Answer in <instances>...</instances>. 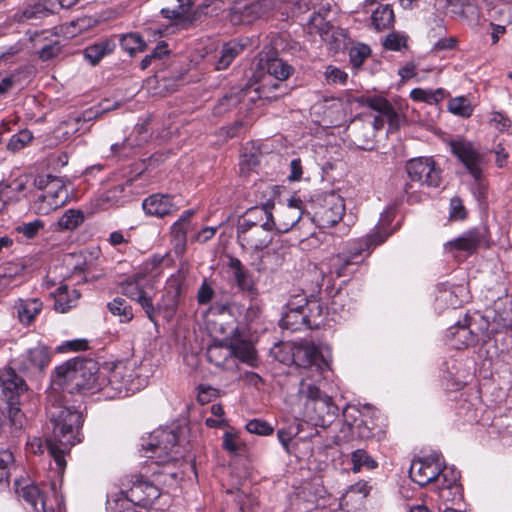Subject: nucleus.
<instances>
[{"mask_svg":"<svg viewBox=\"0 0 512 512\" xmlns=\"http://www.w3.org/2000/svg\"><path fill=\"white\" fill-rule=\"evenodd\" d=\"M46 413L52 429V436L46 440L48 451L58 471L63 472L66 467L65 453L81 441L83 416L70 404L66 394L55 387L47 395Z\"/></svg>","mask_w":512,"mask_h":512,"instance_id":"obj_1","label":"nucleus"},{"mask_svg":"<svg viewBox=\"0 0 512 512\" xmlns=\"http://www.w3.org/2000/svg\"><path fill=\"white\" fill-rule=\"evenodd\" d=\"M103 382L98 363L83 357H75L56 367L53 377V387L69 394L101 391Z\"/></svg>","mask_w":512,"mask_h":512,"instance_id":"obj_2","label":"nucleus"},{"mask_svg":"<svg viewBox=\"0 0 512 512\" xmlns=\"http://www.w3.org/2000/svg\"><path fill=\"white\" fill-rule=\"evenodd\" d=\"M395 218V210L392 208L386 209L380 217V220L374 230L363 239L357 247H354L349 251L348 256H337L333 260V266H341L336 269L337 277L344 275L343 269L350 264L357 263L355 260L366 252V256L370 254V250L376 246L384 243L387 238L392 234V230L389 228Z\"/></svg>","mask_w":512,"mask_h":512,"instance_id":"obj_3","label":"nucleus"},{"mask_svg":"<svg viewBox=\"0 0 512 512\" xmlns=\"http://www.w3.org/2000/svg\"><path fill=\"white\" fill-rule=\"evenodd\" d=\"M262 67L267 72L262 84L255 89L261 99H278L287 93V86L282 82L294 72V68L280 58H269Z\"/></svg>","mask_w":512,"mask_h":512,"instance_id":"obj_4","label":"nucleus"},{"mask_svg":"<svg viewBox=\"0 0 512 512\" xmlns=\"http://www.w3.org/2000/svg\"><path fill=\"white\" fill-rule=\"evenodd\" d=\"M293 363L307 372L306 377L314 382L322 379L323 373L329 370V361L321 348L311 341L294 343L291 348Z\"/></svg>","mask_w":512,"mask_h":512,"instance_id":"obj_5","label":"nucleus"},{"mask_svg":"<svg viewBox=\"0 0 512 512\" xmlns=\"http://www.w3.org/2000/svg\"><path fill=\"white\" fill-rule=\"evenodd\" d=\"M121 492L131 503L149 507L160 495V489L142 475H128L121 480Z\"/></svg>","mask_w":512,"mask_h":512,"instance_id":"obj_6","label":"nucleus"},{"mask_svg":"<svg viewBox=\"0 0 512 512\" xmlns=\"http://www.w3.org/2000/svg\"><path fill=\"white\" fill-rule=\"evenodd\" d=\"M178 437L171 430L160 429L150 434L147 441L141 443V447L146 453V457L155 459L158 464H165L177 458L178 452L175 451Z\"/></svg>","mask_w":512,"mask_h":512,"instance_id":"obj_7","label":"nucleus"},{"mask_svg":"<svg viewBox=\"0 0 512 512\" xmlns=\"http://www.w3.org/2000/svg\"><path fill=\"white\" fill-rule=\"evenodd\" d=\"M487 329L488 323L482 317L475 318L466 314L448 329L447 336L456 349H463L476 345Z\"/></svg>","mask_w":512,"mask_h":512,"instance_id":"obj_8","label":"nucleus"},{"mask_svg":"<svg viewBox=\"0 0 512 512\" xmlns=\"http://www.w3.org/2000/svg\"><path fill=\"white\" fill-rule=\"evenodd\" d=\"M121 293L133 301H136L145 311L147 317L155 320V308L152 302V296L149 293V280L145 273L138 272L128 277L120 284Z\"/></svg>","mask_w":512,"mask_h":512,"instance_id":"obj_9","label":"nucleus"},{"mask_svg":"<svg viewBox=\"0 0 512 512\" xmlns=\"http://www.w3.org/2000/svg\"><path fill=\"white\" fill-rule=\"evenodd\" d=\"M104 377L103 388L108 397H125L134 391L133 373L127 366L119 363L108 370H101Z\"/></svg>","mask_w":512,"mask_h":512,"instance_id":"obj_10","label":"nucleus"},{"mask_svg":"<svg viewBox=\"0 0 512 512\" xmlns=\"http://www.w3.org/2000/svg\"><path fill=\"white\" fill-rule=\"evenodd\" d=\"M237 228V241L241 248L247 252H251L257 255L258 263L252 262V265L256 267V270L260 271V263L262 256L259 255L265 248H267L272 242L271 231L274 228H266L260 225L249 228Z\"/></svg>","mask_w":512,"mask_h":512,"instance_id":"obj_11","label":"nucleus"},{"mask_svg":"<svg viewBox=\"0 0 512 512\" xmlns=\"http://www.w3.org/2000/svg\"><path fill=\"white\" fill-rule=\"evenodd\" d=\"M0 387L9 405V414L13 420L20 413V397L27 391L24 379L10 367L0 370Z\"/></svg>","mask_w":512,"mask_h":512,"instance_id":"obj_12","label":"nucleus"},{"mask_svg":"<svg viewBox=\"0 0 512 512\" xmlns=\"http://www.w3.org/2000/svg\"><path fill=\"white\" fill-rule=\"evenodd\" d=\"M344 212V200L339 195L329 194L315 205L311 220L320 228H330L343 218Z\"/></svg>","mask_w":512,"mask_h":512,"instance_id":"obj_13","label":"nucleus"},{"mask_svg":"<svg viewBox=\"0 0 512 512\" xmlns=\"http://www.w3.org/2000/svg\"><path fill=\"white\" fill-rule=\"evenodd\" d=\"M412 181L428 187H439L442 177L441 169L433 158L419 157L409 160L405 166Z\"/></svg>","mask_w":512,"mask_h":512,"instance_id":"obj_14","label":"nucleus"},{"mask_svg":"<svg viewBox=\"0 0 512 512\" xmlns=\"http://www.w3.org/2000/svg\"><path fill=\"white\" fill-rule=\"evenodd\" d=\"M452 153L463 163L469 173L475 178L482 176L484 156L469 141L464 139L452 140L450 142Z\"/></svg>","mask_w":512,"mask_h":512,"instance_id":"obj_15","label":"nucleus"},{"mask_svg":"<svg viewBox=\"0 0 512 512\" xmlns=\"http://www.w3.org/2000/svg\"><path fill=\"white\" fill-rule=\"evenodd\" d=\"M362 106L369 107L370 109L378 112L381 116L374 119V126L378 129L383 125L385 118L390 127L397 129L400 125V115L395 111L392 104L382 96H360L354 99Z\"/></svg>","mask_w":512,"mask_h":512,"instance_id":"obj_16","label":"nucleus"},{"mask_svg":"<svg viewBox=\"0 0 512 512\" xmlns=\"http://www.w3.org/2000/svg\"><path fill=\"white\" fill-rule=\"evenodd\" d=\"M481 245H488V230L486 227H478L466 231L458 238L445 243L444 249L447 252L456 250L473 253Z\"/></svg>","mask_w":512,"mask_h":512,"instance_id":"obj_17","label":"nucleus"},{"mask_svg":"<svg viewBox=\"0 0 512 512\" xmlns=\"http://www.w3.org/2000/svg\"><path fill=\"white\" fill-rule=\"evenodd\" d=\"M443 475L447 473L441 470V464L429 458L414 460L409 470L411 480L420 486H425L434 480L439 482Z\"/></svg>","mask_w":512,"mask_h":512,"instance_id":"obj_18","label":"nucleus"},{"mask_svg":"<svg viewBox=\"0 0 512 512\" xmlns=\"http://www.w3.org/2000/svg\"><path fill=\"white\" fill-rule=\"evenodd\" d=\"M228 268L232 271L233 280L238 290L251 301L258 296V288L253 274L236 257H229Z\"/></svg>","mask_w":512,"mask_h":512,"instance_id":"obj_19","label":"nucleus"},{"mask_svg":"<svg viewBox=\"0 0 512 512\" xmlns=\"http://www.w3.org/2000/svg\"><path fill=\"white\" fill-rule=\"evenodd\" d=\"M301 204L300 199H291L287 205L279 207L273 215V228L279 233L293 229L302 217Z\"/></svg>","mask_w":512,"mask_h":512,"instance_id":"obj_20","label":"nucleus"},{"mask_svg":"<svg viewBox=\"0 0 512 512\" xmlns=\"http://www.w3.org/2000/svg\"><path fill=\"white\" fill-rule=\"evenodd\" d=\"M15 492L30 506V512H47L45 494L35 483L29 480H17Z\"/></svg>","mask_w":512,"mask_h":512,"instance_id":"obj_21","label":"nucleus"},{"mask_svg":"<svg viewBox=\"0 0 512 512\" xmlns=\"http://www.w3.org/2000/svg\"><path fill=\"white\" fill-rule=\"evenodd\" d=\"M324 492L320 485L306 484L292 497V509L294 512H310L318 508Z\"/></svg>","mask_w":512,"mask_h":512,"instance_id":"obj_22","label":"nucleus"},{"mask_svg":"<svg viewBox=\"0 0 512 512\" xmlns=\"http://www.w3.org/2000/svg\"><path fill=\"white\" fill-rule=\"evenodd\" d=\"M273 203L267 202L262 206L249 208L245 214L238 220L237 227L249 228L253 226H262L273 228Z\"/></svg>","mask_w":512,"mask_h":512,"instance_id":"obj_23","label":"nucleus"},{"mask_svg":"<svg viewBox=\"0 0 512 512\" xmlns=\"http://www.w3.org/2000/svg\"><path fill=\"white\" fill-rule=\"evenodd\" d=\"M307 411V416L310 421L314 422L317 426L324 427L334 421L338 414V407L332 402V399L327 396L312 402V405Z\"/></svg>","mask_w":512,"mask_h":512,"instance_id":"obj_24","label":"nucleus"},{"mask_svg":"<svg viewBox=\"0 0 512 512\" xmlns=\"http://www.w3.org/2000/svg\"><path fill=\"white\" fill-rule=\"evenodd\" d=\"M142 208L147 215L158 218L170 215L178 210L170 195L159 193L152 194L144 199Z\"/></svg>","mask_w":512,"mask_h":512,"instance_id":"obj_25","label":"nucleus"},{"mask_svg":"<svg viewBox=\"0 0 512 512\" xmlns=\"http://www.w3.org/2000/svg\"><path fill=\"white\" fill-rule=\"evenodd\" d=\"M36 184L39 189H45L50 187L49 190L46 191L45 194L41 195L39 199L42 201H46L47 199H51L48 201L51 206H59L64 204L65 198L67 196V191L57 177L52 175H47L46 179L39 178L36 181Z\"/></svg>","mask_w":512,"mask_h":512,"instance_id":"obj_26","label":"nucleus"},{"mask_svg":"<svg viewBox=\"0 0 512 512\" xmlns=\"http://www.w3.org/2000/svg\"><path fill=\"white\" fill-rule=\"evenodd\" d=\"M42 307V302L37 298L19 299L14 305V310L20 323L30 325Z\"/></svg>","mask_w":512,"mask_h":512,"instance_id":"obj_27","label":"nucleus"},{"mask_svg":"<svg viewBox=\"0 0 512 512\" xmlns=\"http://www.w3.org/2000/svg\"><path fill=\"white\" fill-rule=\"evenodd\" d=\"M54 296L55 310L60 313H66L77 306L81 293L75 288L70 289L67 285H61L57 288Z\"/></svg>","mask_w":512,"mask_h":512,"instance_id":"obj_28","label":"nucleus"},{"mask_svg":"<svg viewBox=\"0 0 512 512\" xmlns=\"http://www.w3.org/2000/svg\"><path fill=\"white\" fill-rule=\"evenodd\" d=\"M232 357H237L242 362H245L251 366L255 365V350L253 345L249 341H237L235 343H232L229 347H227L224 359H230Z\"/></svg>","mask_w":512,"mask_h":512,"instance_id":"obj_29","label":"nucleus"},{"mask_svg":"<svg viewBox=\"0 0 512 512\" xmlns=\"http://www.w3.org/2000/svg\"><path fill=\"white\" fill-rule=\"evenodd\" d=\"M452 477L448 479V475H443V484L438 487L437 496L442 502L439 506L445 507L449 502H453L456 497L461 498L460 486L457 484L458 476L452 471Z\"/></svg>","mask_w":512,"mask_h":512,"instance_id":"obj_30","label":"nucleus"},{"mask_svg":"<svg viewBox=\"0 0 512 512\" xmlns=\"http://www.w3.org/2000/svg\"><path fill=\"white\" fill-rule=\"evenodd\" d=\"M395 23V15L389 4L380 5L371 15V24L373 28L380 32L393 28Z\"/></svg>","mask_w":512,"mask_h":512,"instance_id":"obj_31","label":"nucleus"},{"mask_svg":"<svg viewBox=\"0 0 512 512\" xmlns=\"http://www.w3.org/2000/svg\"><path fill=\"white\" fill-rule=\"evenodd\" d=\"M115 42L109 39L94 43L83 50V56L91 65H97L101 59L112 53L115 49Z\"/></svg>","mask_w":512,"mask_h":512,"instance_id":"obj_32","label":"nucleus"},{"mask_svg":"<svg viewBox=\"0 0 512 512\" xmlns=\"http://www.w3.org/2000/svg\"><path fill=\"white\" fill-rule=\"evenodd\" d=\"M50 362V353L46 346L37 345L25 354L24 366L27 369L43 370Z\"/></svg>","mask_w":512,"mask_h":512,"instance_id":"obj_33","label":"nucleus"},{"mask_svg":"<svg viewBox=\"0 0 512 512\" xmlns=\"http://www.w3.org/2000/svg\"><path fill=\"white\" fill-rule=\"evenodd\" d=\"M271 7L272 4L270 0H259L250 3L239 9V21L242 23H251L255 19L264 15L269 9H271Z\"/></svg>","mask_w":512,"mask_h":512,"instance_id":"obj_34","label":"nucleus"},{"mask_svg":"<svg viewBox=\"0 0 512 512\" xmlns=\"http://www.w3.org/2000/svg\"><path fill=\"white\" fill-rule=\"evenodd\" d=\"M280 326L290 331H299L303 328H309L306 320V311H297L287 309L280 320Z\"/></svg>","mask_w":512,"mask_h":512,"instance_id":"obj_35","label":"nucleus"},{"mask_svg":"<svg viewBox=\"0 0 512 512\" xmlns=\"http://www.w3.org/2000/svg\"><path fill=\"white\" fill-rule=\"evenodd\" d=\"M50 14H52V11L49 8L40 2H36L25 6L16 14V17L19 21H28L42 19Z\"/></svg>","mask_w":512,"mask_h":512,"instance_id":"obj_36","label":"nucleus"},{"mask_svg":"<svg viewBox=\"0 0 512 512\" xmlns=\"http://www.w3.org/2000/svg\"><path fill=\"white\" fill-rule=\"evenodd\" d=\"M107 308L114 316H118L122 323H128L134 317L132 307L121 297L114 298L107 304Z\"/></svg>","mask_w":512,"mask_h":512,"instance_id":"obj_37","label":"nucleus"},{"mask_svg":"<svg viewBox=\"0 0 512 512\" xmlns=\"http://www.w3.org/2000/svg\"><path fill=\"white\" fill-rule=\"evenodd\" d=\"M242 51V46L237 43L229 42L223 45L219 58L216 63L217 70L226 69L237 55Z\"/></svg>","mask_w":512,"mask_h":512,"instance_id":"obj_38","label":"nucleus"},{"mask_svg":"<svg viewBox=\"0 0 512 512\" xmlns=\"http://www.w3.org/2000/svg\"><path fill=\"white\" fill-rule=\"evenodd\" d=\"M120 46L124 51L128 52L130 56H133L137 52L145 51L147 45L140 35L129 33L121 36Z\"/></svg>","mask_w":512,"mask_h":512,"instance_id":"obj_39","label":"nucleus"},{"mask_svg":"<svg viewBox=\"0 0 512 512\" xmlns=\"http://www.w3.org/2000/svg\"><path fill=\"white\" fill-rule=\"evenodd\" d=\"M84 221V215L80 210L69 209L58 220L60 230H74Z\"/></svg>","mask_w":512,"mask_h":512,"instance_id":"obj_40","label":"nucleus"},{"mask_svg":"<svg viewBox=\"0 0 512 512\" xmlns=\"http://www.w3.org/2000/svg\"><path fill=\"white\" fill-rule=\"evenodd\" d=\"M351 461L353 464L352 470L354 472H359L362 468L372 470L377 467V462L364 449L353 451Z\"/></svg>","mask_w":512,"mask_h":512,"instance_id":"obj_41","label":"nucleus"},{"mask_svg":"<svg viewBox=\"0 0 512 512\" xmlns=\"http://www.w3.org/2000/svg\"><path fill=\"white\" fill-rule=\"evenodd\" d=\"M187 230L188 228L179 224H173L171 227L173 250L177 256H182L186 250Z\"/></svg>","mask_w":512,"mask_h":512,"instance_id":"obj_42","label":"nucleus"},{"mask_svg":"<svg viewBox=\"0 0 512 512\" xmlns=\"http://www.w3.org/2000/svg\"><path fill=\"white\" fill-rule=\"evenodd\" d=\"M324 316V307L319 300L310 298V302L306 308V320L309 328L318 327Z\"/></svg>","mask_w":512,"mask_h":512,"instance_id":"obj_43","label":"nucleus"},{"mask_svg":"<svg viewBox=\"0 0 512 512\" xmlns=\"http://www.w3.org/2000/svg\"><path fill=\"white\" fill-rule=\"evenodd\" d=\"M299 393L307 399L306 409L310 408L312 402L318 401L322 399V397L328 396L322 393L314 383H308L307 379H302Z\"/></svg>","mask_w":512,"mask_h":512,"instance_id":"obj_44","label":"nucleus"},{"mask_svg":"<svg viewBox=\"0 0 512 512\" xmlns=\"http://www.w3.org/2000/svg\"><path fill=\"white\" fill-rule=\"evenodd\" d=\"M448 110L461 117H470L473 113V106L466 97H456L450 100Z\"/></svg>","mask_w":512,"mask_h":512,"instance_id":"obj_45","label":"nucleus"},{"mask_svg":"<svg viewBox=\"0 0 512 512\" xmlns=\"http://www.w3.org/2000/svg\"><path fill=\"white\" fill-rule=\"evenodd\" d=\"M371 49L368 45L359 43L349 49V58L352 66L360 68L364 61L370 56Z\"/></svg>","mask_w":512,"mask_h":512,"instance_id":"obj_46","label":"nucleus"},{"mask_svg":"<svg viewBox=\"0 0 512 512\" xmlns=\"http://www.w3.org/2000/svg\"><path fill=\"white\" fill-rule=\"evenodd\" d=\"M353 432L361 439H370L375 436V427L370 419H355Z\"/></svg>","mask_w":512,"mask_h":512,"instance_id":"obj_47","label":"nucleus"},{"mask_svg":"<svg viewBox=\"0 0 512 512\" xmlns=\"http://www.w3.org/2000/svg\"><path fill=\"white\" fill-rule=\"evenodd\" d=\"M33 139V135L28 130H22L13 135L7 144L8 150L12 152L19 151L26 147Z\"/></svg>","mask_w":512,"mask_h":512,"instance_id":"obj_48","label":"nucleus"},{"mask_svg":"<svg viewBox=\"0 0 512 512\" xmlns=\"http://www.w3.org/2000/svg\"><path fill=\"white\" fill-rule=\"evenodd\" d=\"M103 110H93L89 109L84 111L81 115L71 117L67 121L64 122L65 125L68 127L74 129V131H78L81 129L79 126V123L81 122H90L98 117L99 114H101Z\"/></svg>","mask_w":512,"mask_h":512,"instance_id":"obj_49","label":"nucleus"},{"mask_svg":"<svg viewBox=\"0 0 512 512\" xmlns=\"http://www.w3.org/2000/svg\"><path fill=\"white\" fill-rule=\"evenodd\" d=\"M13 462L14 456L12 452L8 450H3L0 452V484L8 482L10 475L9 469Z\"/></svg>","mask_w":512,"mask_h":512,"instance_id":"obj_50","label":"nucleus"},{"mask_svg":"<svg viewBox=\"0 0 512 512\" xmlns=\"http://www.w3.org/2000/svg\"><path fill=\"white\" fill-rule=\"evenodd\" d=\"M246 429L250 433L263 436L270 435L273 433V427L268 422L261 419L250 420L246 424Z\"/></svg>","mask_w":512,"mask_h":512,"instance_id":"obj_51","label":"nucleus"},{"mask_svg":"<svg viewBox=\"0 0 512 512\" xmlns=\"http://www.w3.org/2000/svg\"><path fill=\"white\" fill-rule=\"evenodd\" d=\"M227 348L220 345H212L207 350V359L215 366L224 367L228 359H224Z\"/></svg>","mask_w":512,"mask_h":512,"instance_id":"obj_52","label":"nucleus"},{"mask_svg":"<svg viewBox=\"0 0 512 512\" xmlns=\"http://www.w3.org/2000/svg\"><path fill=\"white\" fill-rule=\"evenodd\" d=\"M324 75L326 81L330 84H345L348 79V75L345 71L334 66H328Z\"/></svg>","mask_w":512,"mask_h":512,"instance_id":"obj_53","label":"nucleus"},{"mask_svg":"<svg viewBox=\"0 0 512 512\" xmlns=\"http://www.w3.org/2000/svg\"><path fill=\"white\" fill-rule=\"evenodd\" d=\"M406 37L398 33H390L386 36L383 46L388 50L399 51L402 47H406Z\"/></svg>","mask_w":512,"mask_h":512,"instance_id":"obj_54","label":"nucleus"},{"mask_svg":"<svg viewBox=\"0 0 512 512\" xmlns=\"http://www.w3.org/2000/svg\"><path fill=\"white\" fill-rule=\"evenodd\" d=\"M44 226L41 220H34L29 223H23L16 227L18 233L23 234L27 239H31L37 235L40 229Z\"/></svg>","mask_w":512,"mask_h":512,"instance_id":"obj_55","label":"nucleus"},{"mask_svg":"<svg viewBox=\"0 0 512 512\" xmlns=\"http://www.w3.org/2000/svg\"><path fill=\"white\" fill-rule=\"evenodd\" d=\"M61 52V45L58 41H51L45 44L38 51L39 58L43 61H48L58 56Z\"/></svg>","mask_w":512,"mask_h":512,"instance_id":"obj_56","label":"nucleus"},{"mask_svg":"<svg viewBox=\"0 0 512 512\" xmlns=\"http://www.w3.org/2000/svg\"><path fill=\"white\" fill-rule=\"evenodd\" d=\"M166 46H167V45H166L164 42L159 43V44L154 48V50L152 51V53H151V54L146 55V56L142 59V61H141V63H140V67H141V69H142V70L147 69V68L151 65V63H152V61H153L154 59H160V58H162V56H164L165 54H167V53H168V51H167V49H166Z\"/></svg>","mask_w":512,"mask_h":512,"instance_id":"obj_57","label":"nucleus"},{"mask_svg":"<svg viewBox=\"0 0 512 512\" xmlns=\"http://www.w3.org/2000/svg\"><path fill=\"white\" fill-rule=\"evenodd\" d=\"M197 389V400L202 405L209 403L212 399L219 396L218 389L209 385H199Z\"/></svg>","mask_w":512,"mask_h":512,"instance_id":"obj_58","label":"nucleus"},{"mask_svg":"<svg viewBox=\"0 0 512 512\" xmlns=\"http://www.w3.org/2000/svg\"><path fill=\"white\" fill-rule=\"evenodd\" d=\"M489 123L499 131H505L511 126L510 118L501 112H493L489 119Z\"/></svg>","mask_w":512,"mask_h":512,"instance_id":"obj_59","label":"nucleus"},{"mask_svg":"<svg viewBox=\"0 0 512 512\" xmlns=\"http://www.w3.org/2000/svg\"><path fill=\"white\" fill-rule=\"evenodd\" d=\"M310 302V299L307 298L306 295L303 294H293L290 296L287 302V309L297 310V311H306V308Z\"/></svg>","mask_w":512,"mask_h":512,"instance_id":"obj_60","label":"nucleus"},{"mask_svg":"<svg viewBox=\"0 0 512 512\" xmlns=\"http://www.w3.org/2000/svg\"><path fill=\"white\" fill-rule=\"evenodd\" d=\"M299 433V427L298 426H290L287 429H280L277 432V436L283 447L286 449V451L290 452L289 450V443L292 441V439Z\"/></svg>","mask_w":512,"mask_h":512,"instance_id":"obj_61","label":"nucleus"},{"mask_svg":"<svg viewBox=\"0 0 512 512\" xmlns=\"http://www.w3.org/2000/svg\"><path fill=\"white\" fill-rule=\"evenodd\" d=\"M450 218L452 220H463L466 218V210L459 197L450 200Z\"/></svg>","mask_w":512,"mask_h":512,"instance_id":"obj_62","label":"nucleus"},{"mask_svg":"<svg viewBox=\"0 0 512 512\" xmlns=\"http://www.w3.org/2000/svg\"><path fill=\"white\" fill-rule=\"evenodd\" d=\"M213 296V288L207 283L206 280H204L197 292L198 303L200 305H206L212 300Z\"/></svg>","mask_w":512,"mask_h":512,"instance_id":"obj_63","label":"nucleus"},{"mask_svg":"<svg viewBox=\"0 0 512 512\" xmlns=\"http://www.w3.org/2000/svg\"><path fill=\"white\" fill-rule=\"evenodd\" d=\"M241 442L238 437L232 433L226 432L223 437V447L231 453H237L241 448Z\"/></svg>","mask_w":512,"mask_h":512,"instance_id":"obj_64","label":"nucleus"}]
</instances>
